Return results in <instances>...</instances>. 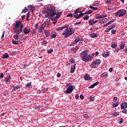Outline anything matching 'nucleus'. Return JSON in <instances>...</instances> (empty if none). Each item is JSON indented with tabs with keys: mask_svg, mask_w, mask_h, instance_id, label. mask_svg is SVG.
Segmentation results:
<instances>
[{
	"mask_svg": "<svg viewBox=\"0 0 127 127\" xmlns=\"http://www.w3.org/2000/svg\"><path fill=\"white\" fill-rule=\"evenodd\" d=\"M117 26V23H113L112 25L108 26L107 28H106L105 30V32H110L113 28L116 27Z\"/></svg>",
	"mask_w": 127,
	"mask_h": 127,
	"instance_id": "423d86ee",
	"label": "nucleus"
},
{
	"mask_svg": "<svg viewBox=\"0 0 127 127\" xmlns=\"http://www.w3.org/2000/svg\"><path fill=\"white\" fill-rule=\"evenodd\" d=\"M13 29L14 33H16L13 35V38L15 40H18V38H19V35L22 32V30L23 29V24L19 20L16 21Z\"/></svg>",
	"mask_w": 127,
	"mask_h": 127,
	"instance_id": "f257e3e1",
	"label": "nucleus"
},
{
	"mask_svg": "<svg viewBox=\"0 0 127 127\" xmlns=\"http://www.w3.org/2000/svg\"><path fill=\"white\" fill-rule=\"evenodd\" d=\"M84 79L85 80H86V81H88L91 79V76H90V75L88 74H85L84 75Z\"/></svg>",
	"mask_w": 127,
	"mask_h": 127,
	"instance_id": "a211bd4d",
	"label": "nucleus"
},
{
	"mask_svg": "<svg viewBox=\"0 0 127 127\" xmlns=\"http://www.w3.org/2000/svg\"><path fill=\"white\" fill-rule=\"evenodd\" d=\"M34 108L35 109V110H37L39 111V110H40V107L37 105L34 106Z\"/></svg>",
	"mask_w": 127,
	"mask_h": 127,
	"instance_id": "4c0bfd02",
	"label": "nucleus"
},
{
	"mask_svg": "<svg viewBox=\"0 0 127 127\" xmlns=\"http://www.w3.org/2000/svg\"><path fill=\"white\" fill-rule=\"evenodd\" d=\"M52 52H53V49H50V50H47V53L50 54V53H52Z\"/></svg>",
	"mask_w": 127,
	"mask_h": 127,
	"instance_id": "58836bf2",
	"label": "nucleus"
},
{
	"mask_svg": "<svg viewBox=\"0 0 127 127\" xmlns=\"http://www.w3.org/2000/svg\"><path fill=\"white\" fill-rule=\"evenodd\" d=\"M46 22H44L40 27L42 28L43 29H44V28H45V27H46Z\"/></svg>",
	"mask_w": 127,
	"mask_h": 127,
	"instance_id": "2f4dec72",
	"label": "nucleus"
},
{
	"mask_svg": "<svg viewBox=\"0 0 127 127\" xmlns=\"http://www.w3.org/2000/svg\"><path fill=\"white\" fill-rule=\"evenodd\" d=\"M99 84H100V82H96L93 84V85H94V87H95V86H98V85H99Z\"/></svg>",
	"mask_w": 127,
	"mask_h": 127,
	"instance_id": "6e6d98bb",
	"label": "nucleus"
},
{
	"mask_svg": "<svg viewBox=\"0 0 127 127\" xmlns=\"http://www.w3.org/2000/svg\"><path fill=\"white\" fill-rule=\"evenodd\" d=\"M83 118L85 119H89L90 118V116H89L87 113H83Z\"/></svg>",
	"mask_w": 127,
	"mask_h": 127,
	"instance_id": "393cba45",
	"label": "nucleus"
},
{
	"mask_svg": "<svg viewBox=\"0 0 127 127\" xmlns=\"http://www.w3.org/2000/svg\"><path fill=\"white\" fill-rule=\"evenodd\" d=\"M79 98L81 99V100H83V99H84V96L81 94L80 95Z\"/></svg>",
	"mask_w": 127,
	"mask_h": 127,
	"instance_id": "774afa93",
	"label": "nucleus"
},
{
	"mask_svg": "<svg viewBox=\"0 0 127 127\" xmlns=\"http://www.w3.org/2000/svg\"><path fill=\"white\" fill-rule=\"evenodd\" d=\"M118 46V44L117 43L114 44H111V47L112 48H116V47Z\"/></svg>",
	"mask_w": 127,
	"mask_h": 127,
	"instance_id": "473e14b6",
	"label": "nucleus"
},
{
	"mask_svg": "<svg viewBox=\"0 0 127 127\" xmlns=\"http://www.w3.org/2000/svg\"><path fill=\"white\" fill-rule=\"evenodd\" d=\"M121 108L122 110H125L127 108V102H123L121 105Z\"/></svg>",
	"mask_w": 127,
	"mask_h": 127,
	"instance_id": "f8f14e48",
	"label": "nucleus"
},
{
	"mask_svg": "<svg viewBox=\"0 0 127 127\" xmlns=\"http://www.w3.org/2000/svg\"><path fill=\"white\" fill-rule=\"evenodd\" d=\"M99 1H98L94 2L92 3V5H93L94 6H95V5H98V4H99Z\"/></svg>",
	"mask_w": 127,
	"mask_h": 127,
	"instance_id": "79ce46f5",
	"label": "nucleus"
},
{
	"mask_svg": "<svg viewBox=\"0 0 127 127\" xmlns=\"http://www.w3.org/2000/svg\"><path fill=\"white\" fill-rule=\"evenodd\" d=\"M115 21V19H112L111 21L108 22L107 23L108 24V25H110V24H112Z\"/></svg>",
	"mask_w": 127,
	"mask_h": 127,
	"instance_id": "a18cd8bd",
	"label": "nucleus"
},
{
	"mask_svg": "<svg viewBox=\"0 0 127 127\" xmlns=\"http://www.w3.org/2000/svg\"><path fill=\"white\" fill-rule=\"evenodd\" d=\"M116 32H117V30L116 29H113L112 30H111V33L112 34H116Z\"/></svg>",
	"mask_w": 127,
	"mask_h": 127,
	"instance_id": "37998d69",
	"label": "nucleus"
},
{
	"mask_svg": "<svg viewBox=\"0 0 127 127\" xmlns=\"http://www.w3.org/2000/svg\"><path fill=\"white\" fill-rule=\"evenodd\" d=\"M102 56L105 58H107V57L110 56V52H107V51H104L102 52Z\"/></svg>",
	"mask_w": 127,
	"mask_h": 127,
	"instance_id": "9d476101",
	"label": "nucleus"
},
{
	"mask_svg": "<svg viewBox=\"0 0 127 127\" xmlns=\"http://www.w3.org/2000/svg\"><path fill=\"white\" fill-rule=\"evenodd\" d=\"M1 58L3 59H5L6 58H9V55L7 54V53H4L1 56Z\"/></svg>",
	"mask_w": 127,
	"mask_h": 127,
	"instance_id": "f3484780",
	"label": "nucleus"
},
{
	"mask_svg": "<svg viewBox=\"0 0 127 127\" xmlns=\"http://www.w3.org/2000/svg\"><path fill=\"white\" fill-rule=\"evenodd\" d=\"M48 14L45 15V17H53L56 15V9L55 7H51L50 8H48Z\"/></svg>",
	"mask_w": 127,
	"mask_h": 127,
	"instance_id": "20e7f679",
	"label": "nucleus"
},
{
	"mask_svg": "<svg viewBox=\"0 0 127 127\" xmlns=\"http://www.w3.org/2000/svg\"><path fill=\"white\" fill-rule=\"evenodd\" d=\"M16 53H17V52H16V51L12 52L10 53V55H12V56H13V55H15V54H16Z\"/></svg>",
	"mask_w": 127,
	"mask_h": 127,
	"instance_id": "49530a36",
	"label": "nucleus"
},
{
	"mask_svg": "<svg viewBox=\"0 0 127 127\" xmlns=\"http://www.w3.org/2000/svg\"><path fill=\"white\" fill-rule=\"evenodd\" d=\"M33 35H34V34L36 35V30H34L32 32V33Z\"/></svg>",
	"mask_w": 127,
	"mask_h": 127,
	"instance_id": "680f3d73",
	"label": "nucleus"
},
{
	"mask_svg": "<svg viewBox=\"0 0 127 127\" xmlns=\"http://www.w3.org/2000/svg\"><path fill=\"white\" fill-rule=\"evenodd\" d=\"M94 62L96 65H100V64H101V60L100 59H96L94 61Z\"/></svg>",
	"mask_w": 127,
	"mask_h": 127,
	"instance_id": "6ab92c4d",
	"label": "nucleus"
},
{
	"mask_svg": "<svg viewBox=\"0 0 127 127\" xmlns=\"http://www.w3.org/2000/svg\"><path fill=\"white\" fill-rule=\"evenodd\" d=\"M125 43H122L121 44H120V49H124V48H125Z\"/></svg>",
	"mask_w": 127,
	"mask_h": 127,
	"instance_id": "c9c22d12",
	"label": "nucleus"
},
{
	"mask_svg": "<svg viewBox=\"0 0 127 127\" xmlns=\"http://www.w3.org/2000/svg\"><path fill=\"white\" fill-rule=\"evenodd\" d=\"M48 91V88H44V93H46Z\"/></svg>",
	"mask_w": 127,
	"mask_h": 127,
	"instance_id": "338daca9",
	"label": "nucleus"
},
{
	"mask_svg": "<svg viewBox=\"0 0 127 127\" xmlns=\"http://www.w3.org/2000/svg\"><path fill=\"white\" fill-rule=\"evenodd\" d=\"M95 17V18L96 19H100L101 18V14H96Z\"/></svg>",
	"mask_w": 127,
	"mask_h": 127,
	"instance_id": "f704fd0d",
	"label": "nucleus"
},
{
	"mask_svg": "<svg viewBox=\"0 0 127 127\" xmlns=\"http://www.w3.org/2000/svg\"><path fill=\"white\" fill-rule=\"evenodd\" d=\"M23 31L24 34L27 35V34H28L31 31V30L29 28L26 27L24 28Z\"/></svg>",
	"mask_w": 127,
	"mask_h": 127,
	"instance_id": "1a4fd4ad",
	"label": "nucleus"
},
{
	"mask_svg": "<svg viewBox=\"0 0 127 127\" xmlns=\"http://www.w3.org/2000/svg\"><path fill=\"white\" fill-rule=\"evenodd\" d=\"M94 97H92V96H91L90 97V101H91V102H94Z\"/></svg>",
	"mask_w": 127,
	"mask_h": 127,
	"instance_id": "5fc2aeb1",
	"label": "nucleus"
},
{
	"mask_svg": "<svg viewBox=\"0 0 127 127\" xmlns=\"http://www.w3.org/2000/svg\"><path fill=\"white\" fill-rule=\"evenodd\" d=\"M42 13H44V14H48V9H47L46 11L44 10H42Z\"/></svg>",
	"mask_w": 127,
	"mask_h": 127,
	"instance_id": "a19ab883",
	"label": "nucleus"
},
{
	"mask_svg": "<svg viewBox=\"0 0 127 127\" xmlns=\"http://www.w3.org/2000/svg\"><path fill=\"white\" fill-rule=\"evenodd\" d=\"M93 12V10H89L88 11H86L84 13H82V14H83V15L84 14H91V13H92Z\"/></svg>",
	"mask_w": 127,
	"mask_h": 127,
	"instance_id": "412c9836",
	"label": "nucleus"
},
{
	"mask_svg": "<svg viewBox=\"0 0 127 127\" xmlns=\"http://www.w3.org/2000/svg\"><path fill=\"white\" fill-rule=\"evenodd\" d=\"M57 36V33L56 32H52L51 33V38H55Z\"/></svg>",
	"mask_w": 127,
	"mask_h": 127,
	"instance_id": "2eb2a0df",
	"label": "nucleus"
},
{
	"mask_svg": "<svg viewBox=\"0 0 127 127\" xmlns=\"http://www.w3.org/2000/svg\"><path fill=\"white\" fill-rule=\"evenodd\" d=\"M80 56L82 61H84V62H87V61H91L92 60V56L88 55L87 51H82L80 53Z\"/></svg>",
	"mask_w": 127,
	"mask_h": 127,
	"instance_id": "7ed1b4c3",
	"label": "nucleus"
},
{
	"mask_svg": "<svg viewBox=\"0 0 127 127\" xmlns=\"http://www.w3.org/2000/svg\"><path fill=\"white\" fill-rule=\"evenodd\" d=\"M22 87L21 85H16L13 86V89L12 90V92H14V91H16V90H18V89H20Z\"/></svg>",
	"mask_w": 127,
	"mask_h": 127,
	"instance_id": "ddd939ff",
	"label": "nucleus"
},
{
	"mask_svg": "<svg viewBox=\"0 0 127 127\" xmlns=\"http://www.w3.org/2000/svg\"><path fill=\"white\" fill-rule=\"evenodd\" d=\"M71 64L72 63H74L75 62V59H71L70 60H69Z\"/></svg>",
	"mask_w": 127,
	"mask_h": 127,
	"instance_id": "864d4df0",
	"label": "nucleus"
},
{
	"mask_svg": "<svg viewBox=\"0 0 127 127\" xmlns=\"http://www.w3.org/2000/svg\"><path fill=\"white\" fill-rule=\"evenodd\" d=\"M120 113L119 112H115V113L114 114V116H115V117H118V115Z\"/></svg>",
	"mask_w": 127,
	"mask_h": 127,
	"instance_id": "bf43d9fd",
	"label": "nucleus"
},
{
	"mask_svg": "<svg viewBox=\"0 0 127 127\" xmlns=\"http://www.w3.org/2000/svg\"><path fill=\"white\" fill-rule=\"evenodd\" d=\"M97 66V64H96V63L95 62H92L90 65V67L91 68H94L95 69V68H96V67Z\"/></svg>",
	"mask_w": 127,
	"mask_h": 127,
	"instance_id": "aec40b11",
	"label": "nucleus"
},
{
	"mask_svg": "<svg viewBox=\"0 0 127 127\" xmlns=\"http://www.w3.org/2000/svg\"><path fill=\"white\" fill-rule=\"evenodd\" d=\"M32 83V82H30L28 83L25 86V89H27V88H29V87H31L32 86V85H31Z\"/></svg>",
	"mask_w": 127,
	"mask_h": 127,
	"instance_id": "b1692460",
	"label": "nucleus"
},
{
	"mask_svg": "<svg viewBox=\"0 0 127 127\" xmlns=\"http://www.w3.org/2000/svg\"><path fill=\"white\" fill-rule=\"evenodd\" d=\"M79 40H80V38L76 37L74 40V42L72 43V44H76V43H77V42H79Z\"/></svg>",
	"mask_w": 127,
	"mask_h": 127,
	"instance_id": "cd10ccee",
	"label": "nucleus"
},
{
	"mask_svg": "<svg viewBox=\"0 0 127 127\" xmlns=\"http://www.w3.org/2000/svg\"><path fill=\"white\" fill-rule=\"evenodd\" d=\"M89 36L91 38H96V37H98V34L93 33L90 34Z\"/></svg>",
	"mask_w": 127,
	"mask_h": 127,
	"instance_id": "dca6fc26",
	"label": "nucleus"
},
{
	"mask_svg": "<svg viewBox=\"0 0 127 127\" xmlns=\"http://www.w3.org/2000/svg\"><path fill=\"white\" fill-rule=\"evenodd\" d=\"M12 43H13V44H14L15 45H18L19 44V41H14V40H12Z\"/></svg>",
	"mask_w": 127,
	"mask_h": 127,
	"instance_id": "bb28decb",
	"label": "nucleus"
},
{
	"mask_svg": "<svg viewBox=\"0 0 127 127\" xmlns=\"http://www.w3.org/2000/svg\"><path fill=\"white\" fill-rule=\"evenodd\" d=\"M66 17H74V14L69 13L66 16Z\"/></svg>",
	"mask_w": 127,
	"mask_h": 127,
	"instance_id": "ea45409f",
	"label": "nucleus"
},
{
	"mask_svg": "<svg viewBox=\"0 0 127 127\" xmlns=\"http://www.w3.org/2000/svg\"><path fill=\"white\" fill-rule=\"evenodd\" d=\"M97 22H98V21L97 20L95 21L94 20V19L89 20L88 21V23L89 25H95V24H96Z\"/></svg>",
	"mask_w": 127,
	"mask_h": 127,
	"instance_id": "9b49d317",
	"label": "nucleus"
},
{
	"mask_svg": "<svg viewBox=\"0 0 127 127\" xmlns=\"http://www.w3.org/2000/svg\"><path fill=\"white\" fill-rule=\"evenodd\" d=\"M105 3H106V4H111V3H112V1H111V0H106L105 1Z\"/></svg>",
	"mask_w": 127,
	"mask_h": 127,
	"instance_id": "c03bdc74",
	"label": "nucleus"
},
{
	"mask_svg": "<svg viewBox=\"0 0 127 127\" xmlns=\"http://www.w3.org/2000/svg\"><path fill=\"white\" fill-rule=\"evenodd\" d=\"M89 8L93 9L94 10H97V9H98V7H94L93 6H90Z\"/></svg>",
	"mask_w": 127,
	"mask_h": 127,
	"instance_id": "e433bc0d",
	"label": "nucleus"
},
{
	"mask_svg": "<svg viewBox=\"0 0 127 127\" xmlns=\"http://www.w3.org/2000/svg\"><path fill=\"white\" fill-rule=\"evenodd\" d=\"M62 14V12H59L58 13H57L56 15L57 16L55 17V19H58L59 18V17Z\"/></svg>",
	"mask_w": 127,
	"mask_h": 127,
	"instance_id": "5701e85b",
	"label": "nucleus"
},
{
	"mask_svg": "<svg viewBox=\"0 0 127 127\" xmlns=\"http://www.w3.org/2000/svg\"><path fill=\"white\" fill-rule=\"evenodd\" d=\"M81 10H80V9H79V8H77V9H75V10H74V14H77V13H79V12L80 13H81Z\"/></svg>",
	"mask_w": 127,
	"mask_h": 127,
	"instance_id": "c756f323",
	"label": "nucleus"
},
{
	"mask_svg": "<svg viewBox=\"0 0 127 127\" xmlns=\"http://www.w3.org/2000/svg\"><path fill=\"white\" fill-rule=\"evenodd\" d=\"M45 33L46 34V37H48V36H49V35H50V32H49L47 30L45 31Z\"/></svg>",
	"mask_w": 127,
	"mask_h": 127,
	"instance_id": "7c9ffc66",
	"label": "nucleus"
},
{
	"mask_svg": "<svg viewBox=\"0 0 127 127\" xmlns=\"http://www.w3.org/2000/svg\"><path fill=\"white\" fill-rule=\"evenodd\" d=\"M120 51V49L119 48H117L115 49V51H114V52H119Z\"/></svg>",
	"mask_w": 127,
	"mask_h": 127,
	"instance_id": "69168bd1",
	"label": "nucleus"
},
{
	"mask_svg": "<svg viewBox=\"0 0 127 127\" xmlns=\"http://www.w3.org/2000/svg\"><path fill=\"white\" fill-rule=\"evenodd\" d=\"M124 123V119L123 118H120V121L119 122L120 124H123Z\"/></svg>",
	"mask_w": 127,
	"mask_h": 127,
	"instance_id": "052dcab7",
	"label": "nucleus"
},
{
	"mask_svg": "<svg viewBox=\"0 0 127 127\" xmlns=\"http://www.w3.org/2000/svg\"><path fill=\"white\" fill-rule=\"evenodd\" d=\"M122 113H123V114H127V110H126L125 109H124V110L122 111Z\"/></svg>",
	"mask_w": 127,
	"mask_h": 127,
	"instance_id": "0e129e2a",
	"label": "nucleus"
},
{
	"mask_svg": "<svg viewBox=\"0 0 127 127\" xmlns=\"http://www.w3.org/2000/svg\"><path fill=\"white\" fill-rule=\"evenodd\" d=\"M83 11H81V12L79 14L73 13V17L76 18V19H79L80 17H83L84 16V14H83Z\"/></svg>",
	"mask_w": 127,
	"mask_h": 127,
	"instance_id": "6e6552de",
	"label": "nucleus"
},
{
	"mask_svg": "<svg viewBox=\"0 0 127 127\" xmlns=\"http://www.w3.org/2000/svg\"><path fill=\"white\" fill-rule=\"evenodd\" d=\"M119 105H120V102H118L117 103H115L112 105V108H117Z\"/></svg>",
	"mask_w": 127,
	"mask_h": 127,
	"instance_id": "c85d7f7f",
	"label": "nucleus"
},
{
	"mask_svg": "<svg viewBox=\"0 0 127 127\" xmlns=\"http://www.w3.org/2000/svg\"><path fill=\"white\" fill-rule=\"evenodd\" d=\"M73 90H74V87H73V85H70L64 91V93L65 94H71V93H72V92H73Z\"/></svg>",
	"mask_w": 127,
	"mask_h": 127,
	"instance_id": "0eeeda50",
	"label": "nucleus"
},
{
	"mask_svg": "<svg viewBox=\"0 0 127 127\" xmlns=\"http://www.w3.org/2000/svg\"><path fill=\"white\" fill-rule=\"evenodd\" d=\"M71 70L70 73L72 74L75 72V70L76 69V64H74L73 65L71 66L70 67Z\"/></svg>",
	"mask_w": 127,
	"mask_h": 127,
	"instance_id": "4468645a",
	"label": "nucleus"
},
{
	"mask_svg": "<svg viewBox=\"0 0 127 127\" xmlns=\"http://www.w3.org/2000/svg\"><path fill=\"white\" fill-rule=\"evenodd\" d=\"M78 49H79V47L75 46V47L71 48V51H74L75 53V52H77V50H78Z\"/></svg>",
	"mask_w": 127,
	"mask_h": 127,
	"instance_id": "4be33fe9",
	"label": "nucleus"
},
{
	"mask_svg": "<svg viewBox=\"0 0 127 127\" xmlns=\"http://www.w3.org/2000/svg\"><path fill=\"white\" fill-rule=\"evenodd\" d=\"M127 13V10L125 9H121L115 13V16L118 17L124 16Z\"/></svg>",
	"mask_w": 127,
	"mask_h": 127,
	"instance_id": "39448f33",
	"label": "nucleus"
},
{
	"mask_svg": "<svg viewBox=\"0 0 127 127\" xmlns=\"http://www.w3.org/2000/svg\"><path fill=\"white\" fill-rule=\"evenodd\" d=\"M89 18H90V16H89V15H86L83 17V19H84V20H87L89 19Z\"/></svg>",
	"mask_w": 127,
	"mask_h": 127,
	"instance_id": "72a5a7b5",
	"label": "nucleus"
},
{
	"mask_svg": "<svg viewBox=\"0 0 127 127\" xmlns=\"http://www.w3.org/2000/svg\"><path fill=\"white\" fill-rule=\"evenodd\" d=\"M63 29H65L64 32L63 33V35L64 37V38H67V37H69V36L72 35V34L74 33L73 27H69V26L68 25H64L56 28L57 31H60L61 30H63Z\"/></svg>",
	"mask_w": 127,
	"mask_h": 127,
	"instance_id": "f03ea898",
	"label": "nucleus"
},
{
	"mask_svg": "<svg viewBox=\"0 0 127 127\" xmlns=\"http://www.w3.org/2000/svg\"><path fill=\"white\" fill-rule=\"evenodd\" d=\"M9 94L8 92H4L3 93V95H4V96H8Z\"/></svg>",
	"mask_w": 127,
	"mask_h": 127,
	"instance_id": "13d9d810",
	"label": "nucleus"
},
{
	"mask_svg": "<svg viewBox=\"0 0 127 127\" xmlns=\"http://www.w3.org/2000/svg\"><path fill=\"white\" fill-rule=\"evenodd\" d=\"M99 22V23H101V24H103L105 23V21H103V19H100Z\"/></svg>",
	"mask_w": 127,
	"mask_h": 127,
	"instance_id": "3c124183",
	"label": "nucleus"
},
{
	"mask_svg": "<svg viewBox=\"0 0 127 127\" xmlns=\"http://www.w3.org/2000/svg\"><path fill=\"white\" fill-rule=\"evenodd\" d=\"M107 16H108V15L103 14L101 15V18H104V17H107Z\"/></svg>",
	"mask_w": 127,
	"mask_h": 127,
	"instance_id": "09e8293b",
	"label": "nucleus"
},
{
	"mask_svg": "<svg viewBox=\"0 0 127 127\" xmlns=\"http://www.w3.org/2000/svg\"><path fill=\"white\" fill-rule=\"evenodd\" d=\"M43 29L42 28H41V27L39 28V32L40 33H42V31H43Z\"/></svg>",
	"mask_w": 127,
	"mask_h": 127,
	"instance_id": "603ef678",
	"label": "nucleus"
},
{
	"mask_svg": "<svg viewBox=\"0 0 127 127\" xmlns=\"http://www.w3.org/2000/svg\"><path fill=\"white\" fill-rule=\"evenodd\" d=\"M26 11H27V8H26V7H25V8L22 10V13L24 12L25 13Z\"/></svg>",
	"mask_w": 127,
	"mask_h": 127,
	"instance_id": "8fccbe9b",
	"label": "nucleus"
},
{
	"mask_svg": "<svg viewBox=\"0 0 127 127\" xmlns=\"http://www.w3.org/2000/svg\"><path fill=\"white\" fill-rule=\"evenodd\" d=\"M107 76H108V72H103L101 75V77L102 78H105V77H107Z\"/></svg>",
	"mask_w": 127,
	"mask_h": 127,
	"instance_id": "a878e982",
	"label": "nucleus"
},
{
	"mask_svg": "<svg viewBox=\"0 0 127 127\" xmlns=\"http://www.w3.org/2000/svg\"><path fill=\"white\" fill-rule=\"evenodd\" d=\"M95 87V86L94 85V84H93L92 85H90V86H89L88 88H90V89H93V88H94Z\"/></svg>",
	"mask_w": 127,
	"mask_h": 127,
	"instance_id": "e2e57ef3",
	"label": "nucleus"
},
{
	"mask_svg": "<svg viewBox=\"0 0 127 127\" xmlns=\"http://www.w3.org/2000/svg\"><path fill=\"white\" fill-rule=\"evenodd\" d=\"M28 8H29V9L30 10H32L33 8L32 7V5H29L28 6Z\"/></svg>",
	"mask_w": 127,
	"mask_h": 127,
	"instance_id": "4d7b16f0",
	"label": "nucleus"
},
{
	"mask_svg": "<svg viewBox=\"0 0 127 127\" xmlns=\"http://www.w3.org/2000/svg\"><path fill=\"white\" fill-rule=\"evenodd\" d=\"M9 79L8 78V76H6L5 78V83H8V81H9Z\"/></svg>",
	"mask_w": 127,
	"mask_h": 127,
	"instance_id": "de8ad7c7",
	"label": "nucleus"
}]
</instances>
